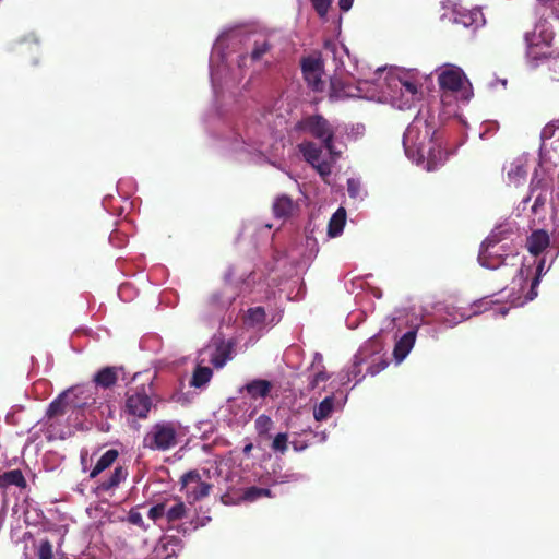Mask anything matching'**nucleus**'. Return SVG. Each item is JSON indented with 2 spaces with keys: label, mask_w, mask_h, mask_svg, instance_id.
<instances>
[{
  "label": "nucleus",
  "mask_w": 559,
  "mask_h": 559,
  "mask_svg": "<svg viewBox=\"0 0 559 559\" xmlns=\"http://www.w3.org/2000/svg\"><path fill=\"white\" fill-rule=\"evenodd\" d=\"M437 129L435 117L429 111H419L406 128L403 146L408 158L417 165L424 164L428 171L436 170L442 159V150L435 141Z\"/></svg>",
  "instance_id": "f257e3e1"
},
{
  "label": "nucleus",
  "mask_w": 559,
  "mask_h": 559,
  "mask_svg": "<svg viewBox=\"0 0 559 559\" xmlns=\"http://www.w3.org/2000/svg\"><path fill=\"white\" fill-rule=\"evenodd\" d=\"M518 249L509 242L497 245L483 241L478 253V261L481 266L497 270L500 266H516Z\"/></svg>",
  "instance_id": "f03ea898"
},
{
  "label": "nucleus",
  "mask_w": 559,
  "mask_h": 559,
  "mask_svg": "<svg viewBox=\"0 0 559 559\" xmlns=\"http://www.w3.org/2000/svg\"><path fill=\"white\" fill-rule=\"evenodd\" d=\"M296 130L307 133L321 141L322 146L331 154H334L335 130L328 119L322 115H310L304 117L296 124Z\"/></svg>",
  "instance_id": "7ed1b4c3"
},
{
  "label": "nucleus",
  "mask_w": 559,
  "mask_h": 559,
  "mask_svg": "<svg viewBox=\"0 0 559 559\" xmlns=\"http://www.w3.org/2000/svg\"><path fill=\"white\" fill-rule=\"evenodd\" d=\"M178 426L173 421L155 424L143 438V447L152 451H168L177 444Z\"/></svg>",
  "instance_id": "20e7f679"
},
{
  "label": "nucleus",
  "mask_w": 559,
  "mask_h": 559,
  "mask_svg": "<svg viewBox=\"0 0 559 559\" xmlns=\"http://www.w3.org/2000/svg\"><path fill=\"white\" fill-rule=\"evenodd\" d=\"M151 392V384L147 388L141 385L139 388L129 389L126 393V412L140 419H146L153 407Z\"/></svg>",
  "instance_id": "39448f33"
},
{
  "label": "nucleus",
  "mask_w": 559,
  "mask_h": 559,
  "mask_svg": "<svg viewBox=\"0 0 559 559\" xmlns=\"http://www.w3.org/2000/svg\"><path fill=\"white\" fill-rule=\"evenodd\" d=\"M179 483L181 485L180 490H185L186 498L190 503L207 497L212 489L211 484L202 481L201 475L197 469L185 473L180 477Z\"/></svg>",
  "instance_id": "423d86ee"
},
{
  "label": "nucleus",
  "mask_w": 559,
  "mask_h": 559,
  "mask_svg": "<svg viewBox=\"0 0 559 559\" xmlns=\"http://www.w3.org/2000/svg\"><path fill=\"white\" fill-rule=\"evenodd\" d=\"M323 61L319 56H307L300 60L302 76L308 85L314 92H323L325 83L322 80Z\"/></svg>",
  "instance_id": "0eeeda50"
},
{
  "label": "nucleus",
  "mask_w": 559,
  "mask_h": 559,
  "mask_svg": "<svg viewBox=\"0 0 559 559\" xmlns=\"http://www.w3.org/2000/svg\"><path fill=\"white\" fill-rule=\"evenodd\" d=\"M452 15L453 23L461 24L466 28L477 29L486 23L479 8L465 9L461 5H455L452 10Z\"/></svg>",
  "instance_id": "6e6552de"
},
{
  "label": "nucleus",
  "mask_w": 559,
  "mask_h": 559,
  "mask_svg": "<svg viewBox=\"0 0 559 559\" xmlns=\"http://www.w3.org/2000/svg\"><path fill=\"white\" fill-rule=\"evenodd\" d=\"M70 392L71 390H68L63 393H61L57 399H55L48 406L47 409V417L53 418L57 416L64 415L69 409L71 408H79L81 405L74 400L70 399Z\"/></svg>",
  "instance_id": "1a4fd4ad"
},
{
  "label": "nucleus",
  "mask_w": 559,
  "mask_h": 559,
  "mask_svg": "<svg viewBox=\"0 0 559 559\" xmlns=\"http://www.w3.org/2000/svg\"><path fill=\"white\" fill-rule=\"evenodd\" d=\"M235 343L223 338L215 341V350L211 356L212 365L219 369L223 368L228 360L231 359Z\"/></svg>",
  "instance_id": "9d476101"
},
{
  "label": "nucleus",
  "mask_w": 559,
  "mask_h": 559,
  "mask_svg": "<svg viewBox=\"0 0 559 559\" xmlns=\"http://www.w3.org/2000/svg\"><path fill=\"white\" fill-rule=\"evenodd\" d=\"M464 73L459 68H451L439 74L438 82L442 90L456 92L463 85Z\"/></svg>",
  "instance_id": "9b49d317"
},
{
  "label": "nucleus",
  "mask_w": 559,
  "mask_h": 559,
  "mask_svg": "<svg viewBox=\"0 0 559 559\" xmlns=\"http://www.w3.org/2000/svg\"><path fill=\"white\" fill-rule=\"evenodd\" d=\"M128 477V469L123 466H117L106 478L99 480L96 490L98 492H108L115 490Z\"/></svg>",
  "instance_id": "f8f14e48"
},
{
  "label": "nucleus",
  "mask_w": 559,
  "mask_h": 559,
  "mask_svg": "<svg viewBox=\"0 0 559 559\" xmlns=\"http://www.w3.org/2000/svg\"><path fill=\"white\" fill-rule=\"evenodd\" d=\"M549 243V235L544 229L534 230L526 239V248L535 257L540 254Z\"/></svg>",
  "instance_id": "ddd939ff"
},
{
  "label": "nucleus",
  "mask_w": 559,
  "mask_h": 559,
  "mask_svg": "<svg viewBox=\"0 0 559 559\" xmlns=\"http://www.w3.org/2000/svg\"><path fill=\"white\" fill-rule=\"evenodd\" d=\"M515 235L514 228L510 224H501L496 226L485 241H489L497 245L509 242L513 243V236Z\"/></svg>",
  "instance_id": "4468645a"
},
{
  "label": "nucleus",
  "mask_w": 559,
  "mask_h": 559,
  "mask_svg": "<svg viewBox=\"0 0 559 559\" xmlns=\"http://www.w3.org/2000/svg\"><path fill=\"white\" fill-rule=\"evenodd\" d=\"M121 368L104 367L93 378L94 383L103 389L114 386L118 380V372Z\"/></svg>",
  "instance_id": "2eb2a0df"
},
{
  "label": "nucleus",
  "mask_w": 559,
  "mask_h": 559,
  "mask_svg": "<svg viewBox=\"0 0 559 559\" xmlns=\"http://www.w3.org/2000/svg\"><path fill=\"white\" fill-rule=\"evenodd\" d=\"M271 389L272 383L263 379L253 380L245 385V391L253 400L266 397Z\"/></svg>",
  "instance_id": "dca6fc26"
},
{
  "label": "nucleus",
  "mask_w": 559,
  "mask_h": 559,
  "mask_svg": "<svg viewBox=\"0 0 559 559\" xmlns=\"http://www.w3.org/2000/svg\"><path fill=\"white\" fill-rule=\"evenodd\" d=\"M174 500H175V503L171 506H169L168 499L164 500V502H166L165 518H166L168 524H173V523L183 519L188 512V508L186 507L185 502H182L180 499H174Z\"/></svg>",
  "instance_id": "f3484780"
},
{
  "label": "nucleus",
  "mask_w": 559,
  "mask_h": 559,
  "mask_svg": "<svg viewBox=\"0 0 559 559\" xmlns=\"http://www.w3.org/2000/svg\"><path fill=\"white\" fill-rule=\"evenodd\" d=\"M298 150L301 153L304 159L310 165H314L318 160H320L322 155V146L312 141L301 142L298 144Z\"/></svg>",
  "instance_id": "a211bd4d"
},
{
  "label": "nucleus",
  "mask_w": 559,
  "mask_h": 559,
  "mask_svg": "<svg viewBox=\"0 0 559 559\" xmlns=\"http://www.w3.org/2000/svg\"><path fill=\"white\" fill-rule=\"evenodd\" d=\"M416 331L406 332L395 344L394 356L396 359H404L415 344Z\"/></svg>",
  "instance_id": "6ab92c4d"
},
{
  "label": "nucleus",
  "mask_w": 559,
  "mask_h": 559,
  "mask_svg": "<svg viewBox=\"0 0 559 559\" xmlns=\"http://www.w3.org/2000/svg\"><path fill=\"white\" fill-rule=\"evenodd\" d=\"M119 452L116 449L107 450L96 462L94 468L90 473V478H96L102 472L110 467L118 459Z\"/></svg>",
  "instance_id": "aec40b11"
},
{
  "label": "nucleus",
  "mask_w": 559,
  "mask_h": 559,
  "mask_svg": "<svg viewBox=\"0 0 559 559\" xmlns=\"http://www.w3.org/2000/svg\"><path fill=\"white\" fill-rule=\"evenodd\" d=\"M296 205L288 195H280L273 204L274 215L278 218H286L292 215Z\"/></svg>",
  "instance_id": "412c9836"
},
{
  "label": "nucleus",
  "mask_w": 559,
  "mask_h": 559,
  "mask_svg": "<svg viewBox=\"0 0 559 559\" xmlns=\"http://www.w3.org/2000/svg\"><path fill=\"white\" fill-rule=\"evenodd\" d=\"M11 485L21 489H25L27 487L26 479L20 469H12L0 475L1 488H8Z\"/></svg>",
  "instance_id": "4be33fe9"
},
{
  "label": "nucleus",
  "mask_w": 559,
  "mask_h": 559,
  "mask_svg": "<svg viewBox=\"0 0 559 559\" xmlns=\"http://www.w3.org/2000/svg\"><path fill=\"white\" fill-rule=\"evenodd\" d=\"M346 223V211L344 207H340L332 215L328 226V234L331 237H336L342 234Z\"/></svg>",
  "instance_id": "5701e85b"
},
{
  "label": "nucleus",
  "mask_w": 559,
  "mask_h": 559,
  "mask_svg": "<svg viewBox=\"0 0 559 559\" xmlns=\"http://www.w3.org/2000/svg\"><path fill=\"white\" fill-rule=\"evenodd\" d=\"M349 86L338 78H332L330 82L329 97L331 100H340L349 96Z\"/></svg>",
  "instance_id": "b1692460"
},
{
  "label": "nucleus",
  "mask_w": 559,
  "mask_h": 559,
  "mask_svg": "<svg viewBox=\"0 0 559 559\" xmlns=\"http://www.w3.org/2000/svg\"><path fill=\"white\" fill-rule=\"evenodd\" d=\"M334 407V397L326 396L323 401L319 403L313 409V417L317 421H323L328 419Z\"/></svg>",
  "instance_id": "393cba45"
},
{
  "label": "nucleus",
  "mask_w": 559,
  "mask_h": 559,
  "mask_svg": "<svg viewBox=\"0 0 559 559\" xmlns=\"http://www.w3.org/2000/svg\"><path fill=\"white\" fill-rule=\"evenodd\" d=\"M212 376L213 371L210 367L198 366L193 371L190 385L194 388H201L210 382Z\"/></svg>",
  "instance_id": "a878e982"
},
{
  "label": "nucleus",
  "mask_w": 559,
  "mask_h": 559,
  "mask_svg": "<svg viewBox=\"0 0 559 559\" xmlns=\"http://www.w3.org/2000/svg\"><path fill=\"white\" fill-rule=\"evenodd\" d=\"M262 497H271V490L267 488H259L255 486L243 489L241 499L245 501H255Z\"/></svg>",
  "instance_id": "bb28decb"
},
{
  "label": "nucleus",
  "mask_w": 559,
  "mask_h": 559,
  "mask_svg": "<svg viewBox=\"0 0 559 559\" xmlns=\"http://www.w3.org/2000/svg\"><path fill=\"white\" fill-rule=\"evenodd\" d=\"M271 49L272 44L267 39L255 40L250 52V58L252 61H260Z\"/></svg>",
  "instance_id": "cd10ccee"
},
{
  "label": "nucleus",
  "mask_w": 559,
  "mask_h": 559,
  "mask_svg": "<svg viewBox=\"0 0 559 559\" xmlns=\"http://www.w3.org/2000/svg\"><path fill=\"white\" fill-rule=\"evenodd\" d=\"M255 430L260 437L270 438V431L273 428V420L267 415H260L254 423Z\"/></svg>",
  "instance_id": "c85d7f7f"
},
{
  "label": "nucleus",
  "mask_w": 559,
  "mask_h": 559,
  "mask_svg": "<svg viewBox=\"0 0 559 559\" xmlns=\"http://www.w3.org/2000/svg\"><path fill=\"white\" fill-rule=\"evenodd\" d=\"M265 318H266L265 310L263 307H260V306L248 309L247 316H246L247 321L252 325L263 323L265 321Z\"/></svg>",
  "instance_id": "c756f323"
},
{
  "label": "nucleus",
  "mask_w": 559,
  "mask_h": 559,
  "mask_svg": "<svg viewBox=\"0 0 559 559\" xmlns=\"http://www.w3.org/2000/svg\"><path fill=\"white\" fill-rule=\"evenodd\" d=\"M36 556L38 559H52V544L48 539H41L36 547Z\"/></svg>",
  "instance_id": "7c9ffc66"
},
{
  "label": "nucleus",
  "mask_w": 559,
  "mask_h": 559,
  "mask_svg": "<svg viewBox=\"0 0 559 559\" xmlns=\"http://www.w3.org/2000/svg\"><path fill=\"white\" fill-rule=\"evenodd\" d=\"M288 436L285 432L277 433L272 442V450L284 454L288 449Z\"/></svg>",
  "instance_id": "2f4dec72"
},
{
  "label": "nucleus",
  "mask_w": 559,
  "mask_h": 559,
  "mask_svg": "<svg viewBox=\"0 0 559 559\" xmlns=\"http://www.w3.org/2000/svg\"><path fill=\"white\" fill-rule=\"evenodd\" d=\"M546 63L552 81H559V56L547 57Z\"/></svg>",
  "instance_id": "473e14b6"
},
{
  "label": "nucleus",
  "mask_w": 559,
  "mask_h": 559,
  "mask_svg": "<svg viewBox=\"0 0 559 559\" xmlns=\"http://www.w3.org/2000/svg\"><path fill=\"white\" fill-rule=\"evenodd\" d=\"M165 507L166 502L164 501L156 503L148 510V518L154 522H157L158 520L165 516Z\"/></svg>",
  "instance_id": "72a5a7b5"
},
{
  "label": "nucleus",
  "mask_w": 559,
  "mask_h": 559,
  "mask_svg": "<svg viewBox=\"0 0 559 559\" xmlns=\"http://www.w3.org/2000/svg\"><path fill=\"white\" fill-rule=\"evenodd\" d=\"M329 380V374L324 371H318L309 379L308 389L309 391L314 390L321 382Z\"/></svg>",
  "instance_id": "f704fd0d"
},
{
  "label": "nucleus",
  "mask_w": 559,
  "mask_h": 559,
  "mask_svg": "<svg viewBox=\"0 0 559 559\" xmlns=\"http://www.w3.org/2000/svg\"><path fill=\"white\" fill-rule=\"evenodd\" d=\"M312 3V7L314 8L316 12L319 14V16L323 17L326 15L330 5L331 0H310Z\"/></svg>",
  "instance_id": "c9c22d12"
},
{
  "label": "nucleus",
  "mask_w": 559,
  "mask_h": 559,
  "mask_svg": "<svg viewBox=\"0 0 559 559\" xmlns=\"http://www.w3.org/2000/svg\"><path fill=\"white\" fill-rule=\"evenodd\" d=\"M322 178H326L331 175V165L326 160H318L314 165H311Z\"/></svg>",
  "instance_id": "e433bc0d"
},
{
  "label": "nucleus",
  "mask_w": 559,
  "mask_h": 559,
  "mask_svg": "<svg viewBox=\"0 0 559 559\" xmlns=\"http://www.w3.org/2000/svg\"><path fill=\"white\" fill-rule=\"evenodd\" d=\"M128 521L133 524V525H136L141 528H146L145 525H144V521H143V518L141 515V513L136 510V509H131L129 511V514H128Z\"/></svg>",
  "instance_id": "4c0bfd02"
},
{
  "label": "nucleus",
  "mask_w": 559,
  "mask_h": 559,
  "mask_svg": "<svg viewBox=\"0 0 559 559\" xmlns=\"http://www.w3.org/2000/svg\"><path fill=\"white\" fill-rule=\"evenodd\" d=\"M557 127H558V126L556 124V122H549V123H547V124L543 128V130H542V132H540V138H542L543 140L551 139V138L555 135V131H556Z\"/></svg>",
  "instance_id": "58836bf2"
},
{
  "label": "nucleus",
  "mask_w": 559,
  "mask_h": 559,
  "mask_svg": "<svg viewBox=\"0 0 559 559\" xmlns=\"http://www.w3.org/2000/svg\"><path fill=\"white\" fill-rule=\"evenodd\" d=\"M539 285V280H538V276H535L531 283V288L530 290L527 292L526 296H525V301H531L533 300L534 298L537 297L538 295V292H537V287Z\"/></svg>",
  "instance_id": "ea45409f"
},
{
  "label": "nucleus",
  "mask_w": 559,
  "mask_h": 559,
  "mask_svg": "<svg viewBox=\"0 0 559 559\" xmlns=\"http://www.w3.org/2000/svg\"><path fill=\"white\" fill-rule=\"evenodd\" d=\"M222 297V293L215 292L209 297L207 304L214 308H223L224 305L221 301Z\"/></svg>",
  "instance_id": "a19ab883"
},
{
  "label": "nucleus",
  "mask_w": 559,
  "mask_h": 559,
  "mask_svg": "<svg viewBox=\"0 0 559 559\" xmlns=\"http://www.w3.org/2000/svg\"><path fill=\"white\" fill-rule=\"evenodd\" d=\"M480 307H481V300L474 302L472 306V311L469 313H462L461 318L464 320V319L471 318L472 316L480 313L481 312Z\"/></svg>",
  "instance_id": "79ce46f5"
},
{
  "label": "nucleus",
  "mask_w": 559,
  "mask_h": 559,
  "mask_svg": "<svg viewBox=\"0 0 559 559\" xmlns=\"http://www.w3.org/2000/svg\"><path fill=\"white\" fill-rule=\"evenodd\" d=\"M347 189L350 197L356 198L358 195V186L354 179H348Z\"/></svg>",
  "instance_id": "37998d69"
},
{
  "label": "nucleus",
  "mask_w": 559,
  "mask_h": 559,
  "mask_svg": "<svg viewBox=\"0 0 559 559\" xmlns=\"http://www.w3.org/2000/svg\"><path fill=\"white\" fill-rule=\"evenodd\" d=\"M403 87L405 88L406 92H408L412 95H415L418 91L417 85L409 81L403 82Z\"/></svg>",
  "instance_id": "c03bdc74"
},
{
  "label": "nucleus",
  "mask_w": 559,
  "mask_h": 559,
  "mask_svg": "<svg viewBox=\"0 0 559 559\" xmlns=\"http://www.w3.org/2000/svg\"><path fill=\"white\" fill-rule=\"evenodd\" d=\"M354 0H338L340 9L344 12L348 11L353 5Z\"/></svg>",
  "instance_id": "a18cd8bd"
},
{
  "label": "nucleus",
  "mask_w": 559,
  "mask_h": 559,
  "mask_svg": "<svg viewBox=\"0 0 559 559\" xmlns=\"http://www.w3.org/2000/svg\"><path fill=\"white\" fill-rule=\"evenodd\" d=\"M544 265H545V260L542 259L537 265V269H536V276H538V280L540 281V276H542V273H543V270H544Z\"/></svg>",
  "instance_id": "49530a36"
},
{
  "label": "nucleus",
  "mask_w": 559,
  "mask_h": 559,
  "mask_svg": "<svg viewBox=\"0 0 559 559\" xmlns=\"http://www.w3.org/2000/svg\"><path fill=\"white\" fill-rule=\"evenodd\" d=\"M293 447L296 451H302L307 448V444H301L299 442L293 441Z\"/></svg>",
  "instance_id": "de8ad7c7"
},
{
  "label": "nucleus",
  "mask_w": 559,
  "mask_h": 559,
  "mask_svg": "<svg viewBox=\"0 0 559 559\" xmlns=\"http://www.w3.org/2000/svg\"><path fill=\"white\" fill-rule=\"evenodd\" d=\"M514 267H515L514 272H515L516 274H519V275H520V282H519V285H522V281H523V269H522V266H518V265H516V266H514Z\"/></svg>",
  "instance_id": "09e8293b"
},
{
  "label": "nucleus",
  "mask_w": 559,
  "mask_h": 559,
  "mask_svg": "<svg viewBox=\"0 0 559 559\" xmlns=\"http://www.w3.org/2000/svg\"><path fill=\"white\" fill-rule=\"evenodd\" d=\"M252 449H253V444H252V443H248V444H246V445H245V448H243V453H245L246 455H249V454H250V452L252 451Z\"/></svg>",
  "instance_id": "8fccbe9b"
},
{
  "label": "nucleus",
  "mask_w": 559,
  "mask_h": 559,
  "mask_svg": "<svg viewBox=\"0 0 559 559\" xmlns=\"http://www.w3.org/2000/svg\"><path fill=\"white\" fill-rule=\"evenodd\" d=\"M170 542L177 545L179 543V539L176 537H171Z\"/></svg>",
  "instance_id": "3c124183"
},
{
  "label": "nucleus",
  "mask_w": 559,
  "mask_h": 559,
  "mask_svg": "<svg viewBox=\"0 0 559 559\" xmlns=\"http://www.w3.org/2000/svg\"><path fill=\"white\" fill-rule=\"evenodd\" d=\"M539 202H542V199L538 197L535 201V205L538 204Z\"/></svg>",
  "instance_id": "603ef678"
}]
</instances>
